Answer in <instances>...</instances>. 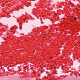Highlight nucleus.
Segmentation results:
<instances>
[{"mask_svg":"<svg viewBox=\"0 0 80 80\" xmlns=\"http://www.w3.org/2000/svg\"><path fill=\"white\" fill-rule=\"evenodd\" d=\"M74 19L75 20H77V18H74Z\"/></svg>","mask_w":80,"mask_h":80,"instance_id":"f257e3e1","label":"nucleus"}]
</instances>
